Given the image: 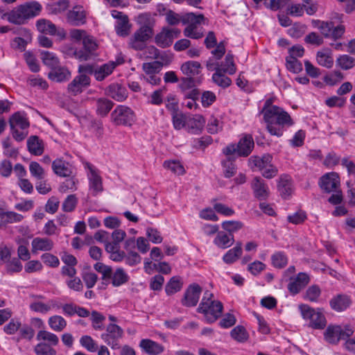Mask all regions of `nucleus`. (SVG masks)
I'll return each mask as SVG.
<instances>
[{
	"mask_svg": "<svg viewBox=\"0 0 355 355\" xmlns=\"http://www.w3.org/2000/svg\"><path fill=\"white\" fill-rule=\"evenodd\" d=\"M214 70L216 72L212 75L213 82L218 86L223 88L229 87L232 83L231 79L226 76L225 75V73H223V71H220L218 69H216Z\"/></svg>",
	"mask_w": 355,
	"mask_h": 355,
	"instance_id": "41",
	"label": "nucleus"
},
{
	"mask_svg": "<svg viewBox=\"0 0 355 355\" xmlns=\"http://www.w3.org/2000/svg\"><path fill=\"white\" fill-rule=\"evenodd\" d=\"M331 308L338 312L343 311L351 304L350 298L345 295H338L329 302Z\"/></svg>",
	"mask_w": 355,
	"mask_h": 355,
	"instance_id": "27",
	"label": "nucleus"
},
{
	"mask_svg": "<svg viewBox=\"0 0 355 355\" xmlns=\"http://www.w3.org/2000/svg\"><path fill=\"white\" fill-rule=\"evenodd\" d=\"M130 24L128 17H123L116 21L115 25L116 32L118 35L125 37L130 33Z\"/></svg>",
	"mask_w": 355,
	"mask_h": 355,
	"instance_id": "44",
	"label": "nucleus"
},
{
	"mask_svg": "<svg viewBox=\"0 0 355 355\" xmlns=\"http://www.w3.org/2000/svg\"><path fill=\"white\" fill-rule=\"evenodd\" d=\"M251 188L254 198L259 200H266L270 194L268 184L260 177H254L251 181Z\"/></svg>",
	"mask_w": 355,
	"mask_h": 355,
	"instance_id": "15",
	"label": "nucleus"
},
{
	"mask_svg": "<svg viewBox=\"0 0 355 355\" xmlns=\"http://www.w3.org/2000/svg\"><path fill=\"white\" fill-rule=\"evenodd\" d=\"M61 304L55 300H50L47 303L35 301L30 304L29 308L32 311L45 314L51 309H59Z\"/></svg>",
	"mask_w": 355,
	"mask_h": 355,
	"instance_id": "18",
	"label": "nucleus"
},
{
	"mask_svg": "<svg viewBox=\"0 0 355 355\" xmlns=\"http://www.w3.org/2000/svg\"><path fill=\"white\" fill-rule=\"evenodd\" d=\"M139 347L149 355H159L164 350V346L150 339H142Z\"/></svg>",
	"mask_w": 355,
	"mask_h": 355,
	"instance_id": "25",
	"label": "nucleus"
},
{
	"mask_svg": "<svg viewBox=\"0 0 355 355\" xmlns=\"http://www.w3.org/2000/svg\"><path fill=\"white\" fill-rule=\"evenodd\" d=\"M213 296L211 293L206 291L197 309L198 312L203 313L209 323L215 322L221 315L223 308L220 302L212 300Z\"/></svg>",
	"mask_w": 355,
	"mask_h": 355,
	"instance_id": "3",
	"label": "nucleus"
},
{
	"mask_svg": "<svg viewBox=\"0 0 355 355\" xmlns=\"http://www.w3.org/2000/svg\"><path fill=\"white\" fill-rule=\"evenodd\" d=\"M36 26L38 31H40L42 33L49 34L51 35H54L56 34V26L49 20L45 19H38L36 22Z\"/></svg>",
	"mask_w": 355,
	"mask_h": 355,
	"instance_id": "37",
	"label": "nucleus"
},
{
	"mask_svg": "<svg viewBox=\"0 0 355 355\" xmlns=\"http://www.w3.org/2000/svg\"><path fill=\"white\" fill-rule=\"evenodd\" d=\"M29 171L31 175L37 180H42L44 178V170L37 162H31L30 163Z\"/></svg>",
	"mask_w": 355,
	"mask_h": 355,
	"instance_id": "54",
	"label": "nucleus"
},
{
	"mask_svg": "<svg viewBox=\"0 0 355 355\" xmlns=\"http://www.w3.org/2000/svg\"><path fill=\"white\" fill-rule=\"evenodd\" d=\"M202 292V288L197 284L189 286L184 292L181 303L184 306H195L198 304Z\"/></svg>",
	"mask_w": 355,
	"mask_h": 355,
	"instance_id": "13",
	"label": "nucleus"
},
{
	"mask_svg": "<svg viewBox=\"0 0 355 355\" xmlns=\"http://www.w3.org/2000/svg\"><path fill=\"white\" fill-rule=\"evenodd\" d=\"M28 151L34 155H41L44 152L42 141L37 136H31L27 140Z\"/></svg>",
	"mask_w": 355,
	"mask_h": 355,
	"instance_id": "33",
	"label": "nucleus"
},
{
	"mask_svg": "<svg viewBox=\"0 0 355 355\" xmlns=\"http://www.w3.org/2000/svg\"><path fill=\"white\" fill-rule=\"evenodd\" d=\"M41 55L43 63L49 67L51 70L60 65L59 59L55 53L49 51H42Z\"/></svg>",
	"mask_w": 355,
	"mask_h": 355,
	"instance_id": "42",
	"label": "nucleus"
},
{
	"mask_svg": "<svg viewBox=\"0 0 355 355\" xmlns=\"http://www.w3.org/2000/svg\"><path fill=\"white\" fill-rule=\"evenodd\" d=\"M316 60L320 65L327 68L331 67L334 63L333 58L331 56V51L329 49L318 51Z\"/></svg>",
	"mask_w": 355,
	"mask_h": 355,
	"instance_id": "39",
	"label": "nucleus"
},
{
	"mask_svg": "<svg viewBox=\"0 0 355 355\" xmlns=\"http://www.w3.org/2000/svg\"><path fill=\"white\" fill-rule=\"evenodd\" d=\"M309 280V276L306 273L300 272L297 276L289 277L287 288L291 294L295 295L308 284Z\"/></svg>",
	"mask_w": 355,
	"mask_h": 355,
	"instance_id": "14",
	"label": "nucleus"
},
{
	"mask_svg": "<svg viewBox=\"0 0 355 355\" xmlns=\"http://www.w3.org/2000/svg\"><path fill=\"white\" fill-rule=\"evenodd\" d=\"M78 203V199L75 195H69L62 202V210L67 212L72 211Z\"/></svg>",
	"mask_w": 355,
	"mask_h": 355,
	"instance_id": "59",
	"label": "nucleus"
},
{
	"mask_svg": "<svg viewBox=\"0 0 355 355\" xmlns=\"http://www.w3.org/2000/svg\"><path fill=\"white\" fill-rule=\"evenodd\" d=\"M162 67L161 62L155 61L153 62L144 63L142 68L147 75L158 73Z\"/></svg>",
	"mask_w": 355,
	"mask_h": 355,
	"instance_id": "60",
	"label": "nucleus"
},
{
	"mask_svg": "<svg viewBox=\"0 0 355 355\" xmlns=\"http://www.w3.org/2000/svg\"><path fill=\"white\" fill-rule=\"evenodd\" d=\"M231 336L239 342H244L248 339V334L242 326H236L231 331Z\"/></svg>",
	"mask_w": 355,
	"mask_h": 355,
	"instance_id": "57",
	"label": "nucleus"
},
{
	"mask_svg": "<svg viewBox=\"0 0 355 355\" xmlns=\"http://www.w3.org/2000/svg\"><path fill=\"white\" fill-rule=\"evenodd\" d=\"M35 335L34 329L28 324L21 325L19 329V336L16 338V341L19 342L21 339L31 340Z\"/></svg>",
	"mask_w": 355,
	"mask_h": 355,
	"instance_id": "47",
	"label": "nucleus"
},
{
	"mask_svg": "<svg viewBox=\"0 0 355 355\" xmlns=\"http://www.w3.org/2000/svg\"><path fill=\"white\" fill-rule=\"evenodd\" d=\"M234 236L232 234H227L224 232H218L214 243L219 248L225 249L234 243Z\"/></svg>",
	"mask_w": 355,
	"mask_h": 355,
	"instance_id": "32",
	"label": "nucleus"
},
{
	"mask_svg": "<svg viewBox=\"0 0 355 355\" xmlns=\"http://www.w3.org/2000/svg\"><path fill=\"white\" fill-rule=\"evenodd\" d=\"M277 189L284 198H288L293 191V183L291 176L282 175L277 180Z\"/></svg>",
	"mask_w": 355,
	"mask_h": 355,
	"instance_id": "20",
	"label": "nucleus"
},
{
	"mask_svg": "<svg viewBox=\"0 0 355 355\" xmlns=\"http://www.w3.org/2000/svg\"><path fill=\"white\" fill-rule=\"evenodd\" d=\"M36 355H56V351L47 343H38L34 349Z\"/></svg>",
	"mask_w": 355,
	"mask_h": 355,
	"instance_id": "48",
	"label": "nucleus"
},
{
	"mask_svg": "<svg viewBox=\"0 0 355 355\" xmlns=\"http://www.w3.org/2000/svg\"><path fill=\"white\" fill-rule=\"evenodd\" d=\"M123 330L115 324H110L106 328V333L101 334V338L112 349L120 348L119 340L123 337Z\"/></svg>",
	"mask_w": 355,
	"mask_h": 355,
	"instance_id": "8",
	"label": "nucleus"
},
{
	"mask_svg": "<svg viewBox=\"0 0 355 355\" xmlns=\"http://www.w3.org/2000/svg\"><path fill=\"white\" fill-rule=\"evenodd\" d=\"M336 62L344 70L349 69L355 65V59L348 55H340Z\"/></svg>",
	"mask_w": 355,
	"mask_h": 355,
	"instance_id": "52",
	"label": "nucleus"
},
{
	"mask_svg": "<svg viewBox=\"0 0 355 355\" xmlns=\"http://www.w3.org/2000/svg\"><path fill=\"white\" fill-rule=\"evenodd\" d=\"M223 128V123L218 119L211 116L207 122V130L210 134H216Z\"/></svg>",
	"mask_w": 355,
	"mask_h": 355,
	"instance_id": "49",
	"label": "nucleus"
},
{
	"mask_svg": "<svg viewBox=\"0 0 355 355\" xmlns=\"http://www.w3.org/2000/svg\"><path fill=\"white\" fill-rule=\"evenodd\" d=\"M113 106L114 103L106 98H99L96 100V112L101 117L106 116Z\"/></svg>",
	"mask_w": 355,
	"mask_h": 355,
	"instance_id": "30",
	"label": "nucleus"
},
{
	"mask_svg": "<svg viewBox=\"0 0 355 355\" xmlns=\"http://www.w3.org/2000/svg\"><path fill=\"white\" fill-rule=\"evenodd\" d=\"M236 155L227 156V158L222 162L224 175L227 178L234 176L236 172V166L234 164Z\"/></svg>",
	"mask_w": 355,
	"mask_h": 355,
	"instance_id": "38",
	"label": "nucleus"
},
{
	"mask_svg": "<svg viewBox=\"0 0 355 355\" xmlns=\"http://www.w3.org/2000/svg\"><path fill=\"white\" fill-rule=\"evenodd\" d=\"M110 120L116 125L131 126L136 121V116L131 108L119 105L112 112Z\"/></svg>",
	"mask_w": 355,
	"mask_h": 355,
	"instance_id": "6",
	"label": "nucleus"
},
{
	"mask_svg": "<svg viewBox=\"0 0 355 355\" xmlns=\"http://www.w3.org/2000/svg\"><path fill=\"white\" fill-rule=\"evenodd\" d=\"M52 169L59 176L68 177L71 174L69 163L62 159H57L53 162Z\"/></svg>",
	"mask_w": 355,
	"mask_h": 355,
	"instance_id": "31",
	"label": "nucleus"
},
{
	"mask_svg": "<svg viewBox=\"0 0 355 355\" xmlns=\"http://www.w3.org/2000/svg\"><path fill=\"white\" fill-rule=\"evenodd\" d=\"M50 328L58 332L62 331L67 327V321L61 315H55L51 316L48 320Z\"/></svg>",
	"mask_w": 355,
	"mask_h": 355,
	"instance_id": "40",
	"label": "nucleus"
},
{
	"mask_svg": "<svg viewBox=\"0 0 355 355\" xmlns=\"http://www.w3.org/2000/svg\"><path fill=\"white\" fill-rule=\"evenodd\" d=\"M222 227L228 232V234H233L234 232L243 227V223L237 220H228L222 223Z\"/></svg>",
	"mask_w": 355,
	"mask_h": 355,
	"instance_id": "58",
	"label": "nucleus"
},
{
	"mask_svg": "<svg viewBox=\"0 0 355 355\" xmlns=\"http://www.w3.org/2000/svg\"><path fill=\"white\" fill-rule=\"evenodd\" d=\"M206 67L209 71H214V69H218L223 71V73L230 75L234 74L236 71L233 55L230 53L226 55L225 61L220 63L215 62L213 58H209L207 61Z\"/></svg>",
	"mask_w": 355,
	"mask_h": 355,
	"instance_id": "9",
	"label": "nucleus"
},
{
	"mask_svg": "<svg viewBox=\"0 0 355 355\" xmlns=\"http://www.w3.org/2000/svg\"><path fill=\"white\" fill-rule=\"evenodd\" d=\"M80 343L89 352H95L98 349V345L89 336H83L80 338Z\"/></svg>",
	"mask_w": 355,
	"mask_h": 355,
	"instance_id": "50",
	"label": "nucleus"
},
{
	"mask_svg": "<svg viewBox=\"0 0 355 355\" xmlns=\"http://www.w3.org/2000/svg\"><path fill=\"white\" fill-rule=\"evenodd\" d=\"M42 10V6L37 1L27 2L19 5L11 11L3 15L2 18L16 25H23L37 16Z\"/></svg>",
	"mask_w": 355,
	"mask_h": 355,
	"instance_id": "2",
	"label": "nucleus"
},
{
	"mask_svg": "<svg viewBox=\"0 0 355 355\" xmlns=\"http://www.w3.org/2000/svg\"><path fill=\"white\" fill-rule=\"evenodd\" d=\"M28 82L31 86L37 87L42 89H46L49 87V85L45 80L35 76H31L28 79Z\"/></svg>",
	"mask_w": 355,
	"mask_h": 355,
	"instance_id": "63",
	"label": "nucleus"
},
{
	"mask_svg": "<svg viewBox=\"0 0 355 355\" xmlns=\"http://www.w3.org/2000/svg\"><path fill=\"white\" fill-rule=\"evenodd\" d=\"M319 185L322 190L331 193L340 189V180L339 175L336 172H330L323 175L319 180Z\"/></svg>",
	"mask_w": 355,
	"mask_h": 355,
	"instance_id": "12",
	"label": "nucleus"
},
{
	"mask_svg": "<svg viewBox=\"0 0 355 355\" xmlns=\"http://www.w3.org/2000/svg\"><path fill=\"white\" fill-rule=\"evenodd\" d=\"M205 122L202 116L196 114L187 121L186 128L189 133L198 135L202 132Z\"/></svg>",
	"mask_w": 355,
	"mask_h": 355,
	"instance_id": "22",
	"label": "nucleus"
},
{
	"mask_svg": "<svg viewBox=\"0 0 355 355\" xmlns=\"http://www.w3.org/2000/svg\"><path fill=\"white\" fill-rule=\"evenodd\" d=\"M182 282L180 277L175 276L170 279L165 286V291L168 295H173L181 290Z\"/></svg>",
	"mask_w": 355,
	"mask_h": 355,
	"instance_id": "43",
	"label": "nucleus"
},
{
	"mask_svg": "<svg viewBox=\"0 0 355 355\" xmlns=\"http://www.w3.org/2000/svg\"><path fill=\"white\" fill-rule=\"evenodd\" d=\"M90 85V78L86 74H80L76 76L69 84L68 90L73 95L83 92V89Z\"/></svg>",
	"mask_w": 355,
	"mask_h": 355,
	"instance_id": "17",
	"label": "nucleus"
},
{
	"mask_svg": "<svg viewBox=\"0 0 355 355\" xmlns=\"http://www.w3.org/2000/svg\"><path fill=\"white\" fill-rule=\"evenodd\" d=\"M180 31L178 28H169L164 27L162 31L156 35L155 42L161 48L170 46L175 38L179 37Z\"/></svg>",
	"mask_w": 355,
	"mask_h": 355,
	"instance_id": "11",
	"label": "nucleus"
},
{
	"mask_svg": "<svg viewBox=\"0 0 355 355\" xmlns=\"http://www.w3.org/2000/svg\"><path fill=\"white\" fill-rule=\"evenodd\" d=\"M67 20L72 26H80L86 22V13L80 6H76L69 10L67 15Z\"/></svg>",
	"mask_w": 355,
	"mask_h": 355,
	"instance_id": "16",
	"label": "nucleus"
},
{
	"mask_svg": "<svg viewBox=\"0 0 355 355\" xmlns=\"http://www.w3.org/2000/svg\"><path fill=\"white\" fill-rule=\"evenodd\" d=\"M242 254V244L239 242L236 246L229 250L223 256V259L225 263L231 264L235 262Z\"/></svg>",
	"mask_w": 355,
	"mask_h": 355,
	"instance_id": "36",
	"label": "nucleus"
},
{
	"mask_svg": "<svg viewBox=\"0 0 355 355\" xmlns=\"http://www.w3.org/2000/svg\"><path fill=\"white\" fill-rule=\"evenodd\" d=\"M24 56L26 62L31 71L36 73L40 71V65L37 59L32 53L29 51L25 52Z\"/></svg>",
	"mask_w": 355,
	"mask_h": 355,
	"instance_id": "56",
	"label": "nucleus"
},
{
	"mask_svg": "<svg viewBox=\"0 0 355 355\" xmlns=\"http://www.w3.org/2000/svg\"><path fill=\"white\" fill-rule=\"evenodd\" d=\"M119 63L113 61L108 62L101 66H96L94 71V78L97 81H102L113 72Z\"/></svg>",
	"mask_w": 355,
	"mask_h": 355,
	"instance_id": "23",
	"label": "nucleus"
},
{
	"mask_svg": "<svg viewBox=\"0 0 355 355\" xmlns=\"http://www.w3.org/2000/svg\"><path fill=\"white\" fill-rule=\"evenodd\" d=\"M327 324V320L323 309H312V329H324Z\"/></svg>",
	"mask_w": 355,
	"mask_h": 355,
	"instance_id": "26",
	"label": "nucleus"
},
{
	"mask_svg": "<svg viewBox=\"0 0 355 355\" xmlns=\"http://www.w3.org/2000/svg\"><path fill=\"white\" fill-rule=\"evenodd\" d=\"M129 280L128 275L122 268H118L114 272H112L110 282L114 287L120 286Z\"/></svg>",
	"mask_w": 355,
	"mask_h": 355,
	"instance_id": "34",
	"label": "nucleus"
},
{
	"mask_svg": "<svg viewBox=\"0 0 355 355\" xmlns=\"http://www.w3.org/2000/svg\"><path fill=\"white\" fill-rule=\"evenodd\" d=\"M254 143L250 135H245L240 139L237 144L227 146L223 152L226 156L248 157L254 148Z\"/></svg>",
	"mask_w": 355,
	"mask_h": 355,
	"instance_id": "5",
	"label": "nucleus"
},
{
	"mask_svg": "<svg viewBox=\"0 0 355 355\" xmlns=\"http://www.w3.org/2000/svg\"><path fill=\"white\" fill-rule=\"evenodd\" d=\"M37 340L46 341L49 343L48 345H50L51 346H55L59 343V338L55 334L45 330H40L38 331L37 334Z\"/></svg>",
	"mask_w": 355,
	"mask_h": 355,
	"instance_id": "45",
	"label": "nucleus"
},
{
	"mask_svg": "<svg viewBox=\"0 0 355 355\" xmlns=\"http://www.w3.org/2000/svg\"><path fill=\"white\" fill-rule=\"evenodd\" d=\"M272 265L275 268H284L288 262L287 257L284 253L282 252H277L273 254L271 257Z\"/></svg>",
	"mask_w": 355,
	"mask_h": 355,
	"instance_id": "53",
	"label": "nucleus"
},
{
	"mask_svg": "<svg viewBox=\"0 0 355 355\" xmlns=\"http://www.w3.org/2000/svg\"><path fill=\"white\" fill-rule=\"evenodd\" d=\"M201 64L197 61H188L184 62L181 70L187 76L193 77L200 73Z\"/></svg>",
	"mask_w": 355,
	"mask_h": 355,
	"instance_id": "35",
	"label": "nucleus"
},
{
	"mask_svg": "<svg viewBox=\"0 0 355 355\" xmlns=\"http://www.w3.org/2000/svg\"><path fill=\"white\" fill-rule=\"evenodd\" d=\"M9 123L10 129L20 128L26 130L29 127V122L25 115L19 112H15L10 116Z\"/></svg>",
	"mask_w": 355,
	"mask_h": 355,
	"instance_id": "29",
	"label": "nucleus"
},
{
	"mask_svg": "<svg viewBox=\"0 0 355 355\" xmlns=\"http://www.w3.org/2000/svg\"><path fill=\"white\" fill-rule=\"evenodd\" d=\"M105 94L112 99L122 102L128 97V92L125 87L118 83L110 85L105 89Z\"/></svg>",
	"mask_w": 355,
	"mask_h": 355,
	"instance_id": "19",
	"label": "nucleus"
},
{
	"mask_svg": "<svg viewBox=\"0 0 355 355\" xmlns=\"http://www.w3.org/2000/svg\"><path fill=\"white\" fill-rule=\"evenodd\" d=\"M204 19V17L202 15H196L193 13H188L187 15V20L190 22L184 31V34L186 37L199 39L202 37L203 34L199 30L198 24H200Z\"/></svg>",
	"mask_w": 355,
	"mask_h": 355,
	"instance_id": "10",
	"label": "nucleus"
},
{
	"mask_svg": "<svg viewBox=\"0 0 355 355\" xmlns=\"http://www.w3.org/2000/svg\"><path fill=\"white\" fill-rule=\"evenodd\" d=\"M274 98H268L263 105L261 113L267 124V130L272 135L280 137L283 134L282 128L290 126L293 122L291 116L282 108L273 105Z\"/></svg>",
	"mask_w": 355,
	"mask_h": 355,
	"instance_id": "1",
	"label": "nucleus"
},
{
	"mask_svg": "<svg viewBox=\"0 0 355 355\" xmlns=\"http://www.w3.org/2000/svg\"><path fill=\"white\" fill-rule=\"evenodd\" d=\"M125 263L130 266H134L141 263V257L135 251L128 252L125 254Z\"/></svg>",
	"mask_w": 355,
	"mask_h": 355,
	"instance_id": "61",
	"label": "nucleus"
},
{
	"mask_svg": "<svg viewBox=\"0 0 355 355\" xmlns=\"http://www.w3.org/2000/svg\"><path fill=\"white\" fill-rule=\"evenodd\" d=\"M163 166L175 174L182 175L184 173V168L180 162L168 160L164 162Z\"/></svg>",
	"mask_w": 355,
	"mask_h": 355,
	"instance_id": "51",
	"label": "nucleus"
},
{
	"mask_svg": "<svg viewBox=\"0 0 355 355\" xmlns=\"http://www.w3.org/2000/svg\"><path fill=\"white\" fill-rule=\"evenodd\" d=\"M88 179L89 181V189L94 196L103 191L102 180L93 166L88 164Z\"/></svg>",
	"mask_w": 355,
	"mask_h": 355,
	"instance_id": "21",
	"label": "nucleus"
},
{
	"mask_svg": "<svg viewBox=\"0 0 355 355\" xmlns=\"http://www.w3.org/2000/svg\"><path fill=\"white\" fill-rule=\"evenodd\" d=\"M42 261L48 266L55 268L60 264L58 258L51 254L45 253L41 256Z\"/></svg>",
	"mask_w": 355,
	"mask_h": 355,
	"instance_id": "64",
	"label": "nucleus"
},
{
	"mask_svg": "<svg viewBox=\"0 0 355 355\" xmlns=\"http://www.w3.org/2000/svg\"><path fill=\"white\" fill-rule=\"evenodd\" d=\"M312 26L318 28L325 37H329L331 31L333 28V23L320 20H312Z\"/></svg>",
	"mask_w": 355,
	"mask_h": 355,
	"instance_id": "46",
	"label": "nucleus"
},
{
	"mask_svg": "<svg viewBox=\"0 0 355 355\" xmlns=\"http://www.w3.org/2000/svg\"><path fill=\"white\" fill-rule=\"evenodd\" d=\"M71 77L69 69L63 66L59 65L51 69L48 73V78L54 82L61 83L66 81Z\"/></svg>",
	"mask_w": 355,
	"mask_h": 355,
	"instance_id": "24",
	"label": "nucleus"
},
{
	"mask_svg": "<svg viewBox=\"0 0 355 355\" xmlns=\"http://www.w3.org/2000/svg\"><path fill=\"white\" fill-rule=\"evenodd\" d=\"M354 327L351 324H330L324 332V339L330 344L337 345L340 340L345 342L354 334Z\"/></svg>",
	"mask_w": 355,
	"mask_h": 355,
	"instance_id": "4",
	"label": "nucleus"
},
{
	"mask_svg": "<svg viewBox=\"0 0 355 355\" xmlns=\"http://www.w3.org/2000/svg\"><path fill=\"white\" fill-rule=\"evenodd\" d=\"M32 251H50L53 249L54 243L49 238L35 237L31 242Z\"/></svg>",
	"mask_w": 355,
	"mask_h": 355,
	"instance_id": "28",
	"label": "nucleus"
},
{
	"mask_svg": "<svg viewBox=\"0 0 355 355\" xmlns=\"http://www.w3.org/2000/svg\"><path fill=\"white\" fill-rule=\"evenodd\" d=\"M22 264L17 258H13L10 261H7L6 270L9 274L19 272L22 270Z\"/></svg>",
	"mask_w": 355,
	"mask_h": 355,
	"instance_id": "62",
	"label": "nucleus"
},
{
	"mask_svg": "<svg viewBox=\"0 0 355 355\" xmlns=\"http://www.w3.org/2000/svg\"><path fill=\"white\" fill-rule=\"evenodd\" d=\"M286 68L291 72L298 73L302 70V65L296 58L287 56L286 58Z\"/></svg>",
	"mask_w": 355,
	"mask_h": 355,
	"instance_id": "55",
	"label": "nucleus"
},
{
	"mask_svg": "<svg viewBox=\"0 0 355 355\" xmlns=\"http://www.w3.org/2000/svg\"><path fill=\"white\" fill-rule=\"evenodd\" d=\"M153 35V26L149 24L142 25L130 37L129 45L135 50H143L146 42Z\"/></svg>",
	"mask_w": 355,
	"mask_h": 355,
	"instance_id": "7",
	"label": "nucleus"
}]
</instances>
